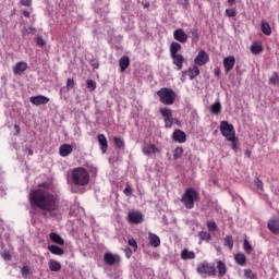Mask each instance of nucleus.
I'll list each match as a JSON object with an SVG mask.
<instances>
[{
  "label": "nucleus",
  "mask_w": 279,
  "mask_h": 279,
  "mask_svg": "<svg viewBox=\"0 0 279 279\" xmlns=\"http://www.w3.org/2000/svg\"><path fill=\"white\" fill-rule=\"evenodd\" d=\"M160 114L163 118L165 121V128H172L173 126V111L169 108H161L159 110Z\"/></svg>",
  "instance_id": "0eeeda50"
},
{
  "label": "nucleus",
  "mask_w": 279,
  "mask_h": 279,
  "mask_svg": "<svg viewBox=\"0 0 279 279\" xmlns=\"http://www.w3.org/2000/svg\"><path fill=\"white\" fill-rule=\"evenodd\" d=\"M74 86H75V81L73 78H68V82H66L68 90L73 88Z\"/></svg>",
  "instance_id": "3c124183"
},
{
  "label": "nucleus",
  "mask_w": 279,
  "mask_h": 279,
  "mask_svg": "<svg viewBox=\"0 0 279 279\" xmlns=\"http://www.w3.org/2000/svg\"><path fill=\"white\" fill-rule=\"evenodd\" d=\"M172 141H174V143H186V133L180 129L174 130Z\"/></svg>",
  "instance_id": "dca6fc26"
},
{
  "label": "nucleus",
  "mask_w": 279,
  "mask_h": 279,
  "mask_svg": "<svg viewBox=\"0 0 279 279\" xmlns=\"http://www.w3.org/2000/svg\"><path fill=\"white\" fill-rule=\"evenodd\" d=\"M220 133L227 141H236V130H234V125L228 121L220 122Z\"/></svg>",
  "instance_id": "39448f33"
},
{
  "label": "nucleus",
  "mask_w": 279,
  "mask_h": 279,
  "mask_svg": "<svg viewBox=\"0 0 279 279\" xmlns=\"http://www.w3.org/2000/svg\"><path fill=\"white\" fill-rule=\"evenodd\" d=\"M215 268H216V276L218 278H223V276L228 274V266L221 259L216 262Z\"/></svg>",
  "instance_id": "f8f14e48"
},
{
  "label": "nucleus",
  "mask_w": 279,
  "mask_h": 279,
  "mask_svg": "<svg viewBox=\"0 0 279 279\" xmlns=\"http://www.w3.org/2000/svg\"><path fill=\"white\" fill-rule=\"evenodd\" d=\"M223 245L225 247L232 250L234 247V238H232V235H226L223 239Z\"/></svg>",
  "instance_id": "f704fd0d"
},
{
  "label": "nucleus",
  "mask_w": 279,
  "mask_h": 279,
  "mask_svg": "<svg viewBox=\"0 0 279 279\" xmlns=\"http://www.w3.org/2000/svg\"><path fill=\"white\" fill-rule=\"evenodd\" d=\"M48 265H49L50 271H60V269H62V264H60V262L54 259H50L48 262Z\"/></svg>",
  "instance_id": "c756f323"
},
{
  "label": "nucleus",
  "mask_w": 279,
  "mask_h": 279,
  "mask_svg": "<svg viewBox=\"0 0 279 279\" xmlns=\"http://www.w3.org/2000/svg\"><path fill=\"white\" fill-rule=\"evenodd\" d=\"M251 52H252L254 56H258V53H263V45H262V44H258V43H254V44L251 46Z\"/></svg>",
  "instance_id": "473e14b6"
},
{
  "label": "nucleus",
  "mask_w": 279,
  "mask_h": 279,
  "mask_svg": "<svg viewBox=\"0 0 279 279\" xmlns=\"http://www.w3.org/2000/svg\"><path fill=\"white\" fill-rule=\"evenodd\" d=\"M244 278H246V279H255L256 278V274H254V271H252V269H245L244 270Z\"/></svg>",
  "instance_id": "79ce46f5"
},
{
  "label": "nucleus",
  "mask_w": 279,
  "mask_h": 279,
  "mask_svg": "<svg viewBox=\"0 0 279 279\" xmlns=\"http://www.w3.org/2000/svg\"><path fill=\"white\" fill-rule=\"evenodd\" d=\"M120 64V71L121 73H124L125 70L130 66V57L122 56L119 61Z\"/></svg>",
  "instance_id": "b1692460"
},
{
  "label": "nucleus",
  "mask_w": 279,
  "mask_h": 279,
  "mask_svg": "<svg viewBox=\"0 0 279 279\" xmlns=\"http://www.w3.org/2000/svg\"><path fill=\"white\" fill-rule=\"evenodd\" d=\"M182 154H184V148L182 146L177 147L173 150V160L182 158Z\"/></svg>",
  "instance_id": "4c0bfd02"
},
{
  "label": "nucleus",
  "mask_w": 279,
  "mask_h": 279,
  "mask_svg": "<svg viewBox=\"0 0 279 279\" xmlns=\"http://www.w3.org/2000/svg\"><path fill=\"white\" fill-rule=\"evenodd\" d=\"M255 184H256L257 189H259V191H263L265 184L263 183V181L259 178H257L255 180Z\"/></svg>",
  "instance_id": "8fccbe9b"
},
{
  "label": "nucleus",
  "mask_w": 279,
  "mask_h": 279,
  "mask_svg": "<svg viewBox=\"0 0 279 279\" xmlns=\"http://www.w3.org/2000/svg\"><path fill=\"white\" fill-rule=\"evenodd\" d=\"M129 245L131 247H134V252H136L138 250V242H136V240H134V239L129 240Z\"/></svg>",
  "instance_id": "49530a36"
},
{
  "label": "nucleus",
  "mask_w": 279,
  "mask_h": 279,
  "mask_svg": "<svg viewBox=\"0 0 279 279\" xmlns=\"http://www.w3.org/2000/svg\"><path fill=\"white\" fill-rule=\"evenodd\" d=\"M234 64H236V59L234 56H229L223 59V66L226 73H230L234 69Z\"/></svg>",
  "instance_id": "4468645a"
},
{
  "label": "nucleus",
  "mask_w": 279,
  "mask_h": 279,
  "mask_svg": "<svg viewBox=\"0 0 279 279\" xmlns=\"http://www.w3.org/2000/svg\"><path fill=\"white\" fill-rule=\"evenodd\" d=\"M226 14L230 19H234V16H236V9H226Z\"/></svg>",
  "instance_id": "a18cd8bd"
},
{
  "label": "nucleus",
  "mask_w": 279,
  "mask_h": 279,
  "mask_svg": "<svg viewBox=\"0 0 279 279\" xmlns=\"http://www.w3.org/2000/svg\"><path fill=\"white\" fill-rule=\"evenodd\" d=\"M21 3L26 8H32V0H21Z\"/></svg>",
  "instance_id": "6e6d98bb"
},
{
  "label": "nucleus",
  "mask_w": 279,
  "mask_h": 279,
  "mask_svg": "<svg viewBox=\"0 0 279 279\" xmlns=\"http://www.w3.org/2000/svg\"><path fill=\"white\" fill-rule=\"evenodd\" d=\"M29 34H32V36H34L36 34V27L29 26L28 28H24L22 31L23 38H26L27 36H29Z\"/></svg>",
  "instance_id": "e433bc0d"
},
{
  "label": "nucleus",
  "mask_w": 279,
  "mask_h": 279,
  "mask_svg": "<svg viewBox=\"0 0 279 279\" xmlns=\"http://www.w3.org/2000/svg\"><path fill=\"white\" fill-rule=\"evenodd\" d=\"M160 104L173 106L175 104V92L169 87H162L157 92Z\"/></svg>",
  "instance_id": "20e7f679"
},
{
  "label": "nucleus",
  "mask_w": 279,
  "mask_h": 279,
  "mask_svg": "<svg viewBox=\"0 0 279 279\" xmlns=\"http://www.w3.org/2000/svg\"><path fill=\"white\" fill-rule=\"evenodd\" d=\"M186 72L189 74L190 80H193L194 77H197V75H199V68L197 65H193L189 68Z\"/></svg>",
  "instance_id": "7c9ffc66"
},
{
  "label": "nucleus",
  "mask_w": 279,
  "mask_h": 279,
  "mask_svg": "<svg viewBox=\"0 0 279 279\" xmlns=\"http://www.w3.org/2000/svg\"><path fill=\"white\" fill-rule=\"evenodd\" d=\"M86 85L90 93H95V90L97 89V82H95L94 80H87Z\"/></svg>",
  "instance_id": "a19ab883"
},
{
  "label": "nucleus",
  "mask_w": 279,
  "mask_h": 279,
  "mask_svg": "<svg viewBox=\"0 0 279 279\" xmlns=\"http://www.w3.org/2000/svg\"><path fill=\"white\" fill-rule=\"evenodd\" d=\"M243 250L246 254H252L253 252V247H252V244L250 243V241H247V239L244 240L243 242Z\"/></svg>",
  "instance_id": "ea45409f"
},
{
  "label": "nucleus",
  "mask_w": 279,
  "mask_h": 279,
  "mask_svg": "<svg viewBox=\"0 0 279 279\" xmlns=\"http://www.w3.org/2000/svg\"><path fill=\"white\" fill-rule=\"evenodd\" d=\"M230 143H232L231 147H232L233 151H236V149H238L236 141H230Z\"/></svg>",
  "instance_id": "4d7b16f0"
},
{
  "label": "nucleus",
  "mask_w": 279,
  "mask_h": 279,
  "mask_svg": "<svg viewBox=\"0 0 279 279\" xmlns=\"http://www.w3.org/2000/svg\"><path fill=\"white\" fill-rule=\"evenodd\" d=\"M21 274H22V276H28L29 275V267L28 266H23L21 268Z\"/></svg>",
  "instance_id": "864d4df0"
},
{
  "label": "nucleus",
  "mask_w": 279,
  "mask_h": 279,
  "mask_svg": "<svg viewBox=\"0 0 279 279\" xmlns=\"http://www.w3.org/2000/svg\"><path fill=\"white\" fill-rule=\"evenodd\" d=\"M186 71H182V75H181V82H185L186 81Z\"/></svg>",
  "instance_id": "13d9d810"
},
{
  "label": "nucleus",
  "mask_w": 279,
  "mask_h": 279,
  "mask_svg": "<svg viewBox=\"0 0 279 279\" xmlns=\"http://www.w3.org/2000/svg\"><path fill=\"white\" fill-rule=\"evenodd\" d=\"M14 130L16 132V135L21 134V126H19V124L14 125Z\"/></svg>",
  "instance_id": "052dcab7"
},
{
  "label": "nucleus",
  "mask_w": 279,
  "mask_h": 279,
  "mask_svg": "<svg viewBox=\"0 0 279 279\" xmlns=\"http://www.w3.org/2000/svg\"><path fill=\"white\" fill-rule=\"evenodd\" d=\"M172 64L177 66V71H182L184 69V63L186 62V59L184 58V54H170Z\"/></svg>",
  "instance_id": "1a4fd4ad"
},
{
  "label": "nucleus",
  "mask_w": 279,
  "mask_h": 279,
  "mask_svg": "<svg viewBox=\"0 0 279 279\" xmlns=\"http://www.w3.org/2000/svg\"><path fill=\"white\" fill-rule=\"evenodd\" d=\"M267 228L269 231L272 232V234L278 235L279 234V217L270 219L268 221Z\"/></svg>",
  "instance_id": "a211bd4d"
},
{
  "label": "nucleus",
  "mask_w": 279,
  "mask_h": 279,
  "mask_svg": "<svg viewBox=\"0 0 279 279\" xmlns=\"http://www.w3.org/2000/svg\"><path fill=\"white\" fill-rule=\"evenodd\" d=\"M2 258L4 260H11L12 259V255L10 254V252L8 251H4L2 254H1Z\"/></svg>",
  "instance_id": "603ef678"
},
{
  "label": "nucleus",
  "mask_w": 279,
  "mask_h": 279,
  "mask_svg": "<svg viewBox=\"0 0 279 279\" xmlns=\"http://www.w3.org/2000/svg\"><path fill=\"white\" fill-rule=\"evenodd\" d=\"M182 50V45L177 41H172L170 45V56H177L180 54V51Z\"/></svg>",
  "instance_id": "a878e982"
},
{
  "label": "nucleus",
  "mask_w": 279,
  "mask_h": 279,
  "mask_svg": "<svg viewBox=\"0 0 279 279\" xmlns=\"http://www.w3.org/2000/svg\"><path fill=\"white\" fill-rule=\"evenodd\" d=\"M113 144L117 149H125V142L121 137H113Z\"/></svg>",
  "instance_id": "c9c22d12"
},
{
  "label": "nucleus",
  "mask_w": 279,
  "mask_h": 279,
  "mask_svg": "<svg viewBox=\"0 0 279 279\" xmlns=\"http://www.w3.org/2000/svg\"><path fill=\"white\" fill-rule=\"evenodd\" d=\"M221 102L217 101L210 106L209 110L211 114H221Z\"/></svg>",
  "instance_id": "72a5a7b5"
},
{
  "label": "nucleus",
  "mask_w": 279,
  "mask_h": 279,
  "mask_svg": "<svg viewBox=\"0 0 279 279\" xmlns=\"http://www.w3.org/2000/svg\"><path fill=\"white\" fill-rule=\"evenodd\" d=\"M210 57L206 52V50H201L196 58L194 59V63L198 66H204V64H208Z\"/></svg>",
  "instance_id": "9b49d317"
},
{
  "label": "nucleus",
  "mask_w": 279,
  "mask_h": 279,
  "mask_svg": "<svg viewBox=\"0 0 279 279\" xmlns=\"http://www.w3.org/2000/svg\"><path fill=\"white\" fill-rule=\"evenodd\" d=\"M27 71V62L25 61H20L15 63L13 68V73L14 75H21L22 73H25Z\"/></svg>",
  "instance_id": "6ab92c4d"
},
{
  "label": "nucleus",
  "mask_w": 279,
  "mask_h": 279,
  "mask_svg": "<svg viewBox=\"0 0 279 279\" xmlns=\"http://www.w3.org/2000/svg\"><path fill=\"white\" fill-rule=\"evenodd\" d=\"M48 252H50V254H53L54 256H64V248L56 244L48 245Z\"/></svg>",
  "instance_id": "4be33fe9"
},
{
  "label": "nucleus",
  "mask_w": 279,
  "mask_h": 279,
  "mask_svg": "<svg viewBox=\"0 0 279 279\" xmlns=\"http://www.w3.org/2000/svg\"><path fill=\"white\" fill-rule=\"evenodd\" d=\"M244 156H246V158H252V150L250 149L245 150Z\"/></svg>",
  "instance_id": "bf43d9fd"
},
{
  "label": "nucleus",
  "mask_w": 279,
  "mask_h": 279,
  "mask_svg": "<svg viewBox=\"0 0 279 279\" xmlns=\"http://www.w3.org/2000/svg\"><path fill=\"white\" fill-rule=\"evenodd\" d=\"M214 73H215V75L219 76V73H220L219 69H216V70L214 71Z\"/></svg>",
  "instance_id": "0e129e2a"
},
{
  "label": "nucleus",
  "mask_w": 279,
  "mask_h": 279,
  "mask_svg": "<svg viewBox=\"0 0 279 279\" xmlns=\"http://www.w3.org/2000/svg\"><path fill=\"white\" fill-rule=\"evenodd\" d=\"M28 156H34V150L28 149Z\"/></svg>",
  "instance_id": "69168bd1"
},
{
  "label": "nucleus",
  "mask_w": 279,
  "mask_h": 279,
  "mask_svg": "<svg viewBox=\"0 0 279 279\" xmlns=\"http://www.w3.org/2000/svg\"><path fill=\"white\" fill-rule=\"evenodd\" d=\"M123 193L126 197H132L133 190H132V186H130V183H126V186Z\"/></svg>",
  "instance_id": "c03bdc74"
},
{
  "label": "nucleus",
  "mask_w": 279,
  "mask_h": 279,
  "mask_svg": "<svg viewBox=\"0 0 279 279\" xmlns=\"http://www.w3.org/2000/svg\"><path fill=\"white\" fill-rule=\"evenodd\" d=\"M95 69H99V63L95 64Z\"/></svg>",
  "instance_id": "774afa93"
},
{
  "label": "nucleus",
  "mask_w": 279,
  "mask_h": 279,
  "mask_svg": "<svg viewBox=\"0 0 279 279\" xmlns=\"http://www.w3.org/2000/svg\"><path fill=\"white\" fill-rule=\"evenodd\" d=\"M144 156H151V154H160V149L156 147V144H147L142 147Z\"/></svg>",
  "instance_id": "f3484780"
},
{
  "label": "nucleus",
  "mask_w": 279,
  "mask_h": 279,
  "mask_svg": "<svg viewBox=\"0 0 279 279\" xmlns=\"http://www.w3.org/2000/svg\"><path fill=\"white\" fill-rule=\"evenodd\" d=\"M234 260L236 265H240L241 267H243L245 263H247V257L243 253H236L234 255Z\"/></svg>",
  "instance_id": "cd10ccee"
},
{
  "label": "nucleus",
  "mask_w": 279,
  "mask_h": 279,
  "mask_svg": "<svg viewBox=\"0 0 279 279\" xmlns=\"http://www.w3.org/2000/svg\"><path fill=\"white\" fill-rule=\"evenodd\" d=\"M206 226H207L208 232H217L218 230L217 222H215V220H208L206 222Z\"/></svg>",
  "instance_id": "58836bf2"
},
{
  "label": "nucleus",
  "mask_w": 279,
  "mask_h": 279,
  "mask_svg": "<svg viewBox=\"0 0 279 279\" xmlns=\"http://www.w3.org/2000/svg\"><path fill=\"white\" fill-rule=\"evenodd\" d=\"M173 38L174 40H178V43H186L189 40V35L184 32L182 28H178L173 32Z\"/></svg>",
  "instance_id": "2eb2a0df"
},
{
  "label": "nucleus",
  "mask_w": 279,
  "mask_h": 279,
  "mask_svg": "<svg viewBox=\"0 0 279 279\" xmlns=\"http://www.w3.org/2000/svg\"><path fill=\"white\" fill-rule=\"evenodd\" d=\"M129 223H133V226H138V223H143V214L141 211H129L128 214Z\"/></svg>",
  "instance_id": "6e6552de"
},
{
  "label": "nucleus",
  "mask_w": 279,
  "mask_h": 279,
  "mask_svg": "<svg viewBox=\"0 0 279 279\" xmlns=\"http://www.w3.org/2000/svg\"><path fill=\"white\" fill-rule=\"evenodd\" d=\"M59 154L62 156V158H66V156H71L73 154V146L70 144H62L59 147Z\"/></svg>",
  "instance_id": "aec40b11"
},
{
  "label": "nucleus",
  "mask_w": 279,
  "mask_h": 279,
  "mask_svg": "<svg viewBox=\"0 0 279 279\" xmlns=\"http://www.w3.org/2000/svg\"><path fill=\"white\" fill-rule=\"evenodd\" d=\"M262 32L265 36H271V26L269 25V22L262 21Z\"/></svg>",
  "instance_id": "2f4dec72"
},
{
  "label": "nucleus",
  "mask_w": 279,
  "mask_h": 279,
  "mask_svg": "<svg viewBox=\"0 0 279 279\" xmlns=\"http://www.w3.org/2000/svg\"><path fill=\"white\" fill-rule=\"evenodd\" d=\"M29 101L33 106H46L49 102V97L43 95L32 96Z\"/></svg>",
  "instance_id": "ddd939ff"
},
{
  "label": "nucleus",
  "mask_w": 279,
  "mask_h": 279,
  "mask_svg": "<svg viewBox=\"0 0 279 279\" xmlns=\"http://www.w3.org/2000/svg\"><path fill=\"white\" fill-rule=\"evenodd\" d=\"M104 262L106 265L112 267V265H119L121 263V256L107 252L104 254Z\"/></svg>",
  "instance_id": "9d476101"
},
{
  "label": "nucleus",
  "mask_w": 279,
  "mask_h": 279,
  "mask_svg": "<svg viewBox=\"0 0 279 279\" xmlns=\"http://www.w3.org/2000/svg\"><path fill=\"white\" fill-rule=\"evenodd\" d=\"M270 84H274V86H276V84H278L279 82V77H278V73H274V75L270 77L269 80Z\"/></svg>",
  "instance_id": "09e8293b"
},
{
  "label": "nucleus",
  "mask_w": 279,
  "mask_h": 279,
  "mask_svg": "<svg viewBox=\"0 0 279 279\" xmlns=\"http://www.w3.org/2000/svg\"><path fill=\"white\" fill-rule=\"evenodd\" d=\"M95 69H99V63L95 64Z\"/></svg>",
  "instance_id": "338daca9"
},
{
  "label": "nucleus",
  "mask_w": 279,
  "mask_h": 279,
  "mask_svg": "<svg viewBox=\"0 0 279 279\" xmlns=\"http://www.w3.org/2000/svg\"><path fill=\"white\" fill-rule=\"evenodd\" d=\"M148 241L151 247H160V238L155 233H148Z\"/></svg>",
  "instance_id": "393cba45"
},
{
  "label": "nucleus",
  "mask_w": 279,
  "mask_h": 279,
  "mask_svg": "<svg viewBox=\"0 0 279 279\" xmlns=\"http://www.w3.org/2000/svg\"><path fill=\"white\" fill-rule=\"evenodd\" d=\"M181 258L182 260H193L195 259V252L189 251V248H184L181 252Z\"/></svg>",
  "instance_id": "bb28decb"
},
{
  "label": "nucleus",
  "mask_w": 279,
  "mask_h": 279,
  "mask_svg": "<svg viewBox=\"0 0 279 279\" xmlns=\"http://www.w3.org/2000/svg\"><path fill=\"white\" fill-rule=\"evenodd\" d=\"M124 254H125V256H126V258H132V248H130V247H126V248H124Z\"/></svg>",
  "instance_id": "5fc2aeb1"
},
{
  "label": "nucleus",
  "mask_w": 279,
  "mask_h": 279,
  "mask_svg": "<svg viewBox=\"0 0 279 279\" xmlns=\"http://www.w3.org/2000/svg\"><path fill=\"white\" fill-rule=\"evenodd\" d=\"M198 236L201 239L199 244H202V241H205L206 243H210V241H213V235L207 231H199Z\"/></svg>",
  "instance_id": "c85d7f7f"
},
{
  "label": "nucleus",
  "mask_w": 279,
  "mask_h": 279,
  "mask_svg": "<svg viewBox=\"0 0 279 279\" xmlns=\"http://www.w3.org/2000/svg\"><path fill=\"white\" fill-rule=\"evenodd\" d=\"M28 202L33 210H40V213H56L60 204V198L58 197V194L49 187V184L43 183L39 187L29 192Z\"/></svg>",
  "instance_id": "f257e3e1"
},
{
  "label": "nucleus",
  "mask_w": 279,
  "mask_h": 279,
  "mask_svg": "<svg viewBox=\"0 0 279 279\" xmlns=\"http://www.w3.org/2000/svg\"><path fill=\"white\" fill-rule=\"evenodd\" d=\"M181 202L187 210H193L195 208V202H199V192L193 187L186 189L181 197Z\"/></svg>",
  "instance_id": "7ed1b4c3"
},
{
  "label": "nucleus",
  "mask_w": 279,
  "mask_h": 279,
  "mask_svg": "<svg viewBox=\"0 0 279 279\" xmlns=\"http://www.w3.org/2000/svg\"><path fill=\"white\" fill-rule=\"evenodd\" d=\"M197 274H206L207 276H210L211 278L217 277V268L215 267V264L204 262L197 265L196 268Z\"/></svg>",
  "instance_id": "423d86ee"
},
{
  "label": "nucleus",
  "mask_w": 279,
  "mask_h": 279,
  "mask_svg": "<svg viewBox=\"0 0 279 279\" xmlns=\"http://www.w3.org/2000/svg\"><path fill=\"white\" fill-rule=\"evenodd\" d=\"M29 11H23V16H25V19H29Z\"/></svg>",
  "instance_id": "e2e57ef3"
},
{
  "label": "nucleus",
  "mask_w": 279,
  "mask_h": 279,
  "mask_svg": "<svg viewBox=\"0 0 279 279\" xmlns=\"http://www.w3.org/2000/svg\"><path fill=\"white\" fill-rule=\"evenodd\" d=\"M49 239H50L51 243H54L56 245H60L61 247L64 246V239H62V236H60V234H58L56 232H51L49 234Z\"/></svg>",
  "instance_id": "5701e85b"
},
{
  "label": "nucleus",
  "mask_w": 279,
  "mask_h": 279,
  "mask_svg": "<svg viewBox=\"0 0 279 279\" xmlns=\"http://www.w3.org/2000/svg\"><path fill=\"white\" fill-rule=\"evenodd\" d=\"M90 182V174L85 168L78 167L72 170V184L86 186Z\"/></svg>",
  "instance_id": "f03ea898"
},
{
  "label": "nucleus",
  "mask_w": 279,
  "mask_h": 279,
  "mask_svg": "<svg viewBox=\"0 0 279 279\" xmlns=\"http://www.w3.org/2000/svg\"><path fill=\"white\" fill-rule=\"evenodd\" d=\"M191 34L193 36V40H199V32L197 31V28H192Z\"/></svg>",
  "instance_id": "de8ad7c7"
},
{
  "label": "nucleus",
  "mask_w": 279,
  "mask_h": 279,
  "mask_svg": "<svg viewBox=\"0 0 279 279\" xmlns=\"http://www.w3.org/2000/svg\"><path fill=\"white\" fill-rule=\"evenodd\" d=\"M35 41L38 47H45L47 45V41L43 39V36H37Z\"/></svg>",
  "instance_id": "37998d69"
},
{
  "label": "nucleus",
  "mask_w": 279,
  "mask_h": 279,
  "mask_svg": "<svg viewBox=\"0 0 279 279\" xmlns=\"http://www.w3.org/2000/svg\"><path fill=\"white\" fill-rule=\"evenodd\" d=\"M97 141L99 143L101 153L106 154V151H108V138H106V135L104 134H98Z\"/></svg>",
  "instance_id": "412c9836"
},
{
  "label": "nucleus",
  "mask_w": 279,
  "mask_h": 279,
  "mask_svg": "<svg viewBox=\"0 0 279 279\" xmlns=\"http://www.w3.org/2000/svg\"><path fill=\"white\" fill-rule=\"evenodd\" d=\"M227 2L230 7H232L236 3V0H227Z\"/></svg>",
  "instance_id": "680f3d73"
}]
</instances>
